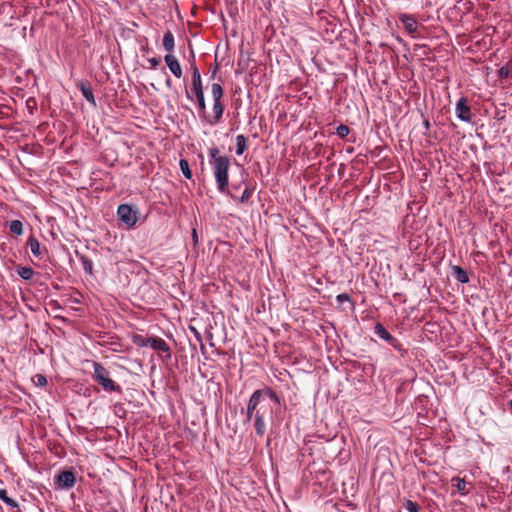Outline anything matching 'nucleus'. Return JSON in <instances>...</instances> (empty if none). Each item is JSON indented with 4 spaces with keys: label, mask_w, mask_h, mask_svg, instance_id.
I'll return each instance as SVG.
<instances>
[{
    "label": "nucleus",
    "mask_w": 512,
    "mask_h": 512,
    "mask_svg": "<svg viewBox=\"0 0 512 512\" xmlns=\"http://www.w3.org/2000/svg\"><path fill=\"white\" fill-rule=\"evenodd\" d=\"M271 402L280 404L279 396L270 388L258 389L251 395L246 409V420L253 421L256 434L263 437L266 432V420L272 416Z\"/></svg>",
    "instance_id": "f257e3e1"
},
{
    "label": "nucleus",
    "mask_w": 512,
    "mask_h": 512,
    "mask_svg": "<svg viewBox=\"0 0 512 512\" xmlns=\"http://www.w3.org/2000/svg\"><path fill=\"white\" fill-rule=\"evenodd\" d=\"M191 70H192V86L191 90H186V97L193 101L194 97L196 98V101L198 103V112L200 116H205L206 113V103H205V97H204V91L202 86V79L201 74L196 66L195 62L191 63Z\"/></svg>",
    "instance_id": "f03ea898"
},
{
    "label": "nucleus",
    "mask_w": 512,
    "mask_h": 512,
    "mask_svg": "<svg viewBox=\"0 0 512 512\" xmlns=\"http://www.w3.org/2000/svg\"><path fill=\"white\" fill-rule=\"evenodd\" d=\"M214 171L217 183V189L221 193H228V171L230 167L229 158H217L216 161H210Z\"/></svg>",
    "instance_id": "7ed1b4c3"
},
{
    "label": "nucleus",
    "mask_w": 512,
    "mask_h": 512,
    "mask_svg": "<svg viewBox=\"0 0 512 512\" xmlns=\"http://www.w3.org/2000/svg\"><path fill=\"white\" fill-rule=\"evenodd\" d=\"M93 377L103 387L104 390L109 392H121V387L116 384L109 377V372L100 363L93 362Z\"/></svg>",
    "instance_id": "20e7f679"
},
{
    "label": "nucleus",
    "mask_w": 512,
    "mask_h": 512,
    "mask_svg": "<svg viewBox=\"0 0 512 512\" xmlns=\"http://www.w3.org/2000/svg\"><path fill=\"white\" fill-rule=\"evenodd\" d=\"M211 94L213 97V118L209 119L208 122L211 125H215L220 122L224 112V106L221 103V98L223 96L222 86L219 83H213L211 86Z\"/></svg>",
    "instance_id": "39448f33"
},
{
    "label": "nucleus",
    "mask_w": 512,
    "mask_h": 512,
    "mask_svg": "<svg viewBox=\"0 0 512 512\" xmlns=\"http://www.w3.org/2000/svg\"><path fill=\"white\" fill-rule=\"evenodd\" d=\"M133 342L139 347H150L153 350L168 352L169 346L165 340L159 337L145 338L141 335H136L133 338Z\"/></svg>",
    "instance_id": "423d86ee"
},
{
    "label": "nucleus",
    "mask_w": 512,
    "mask_h": 512,
    "mask_svg": "<svg viewBox=\"0 0 512 512\" xmlns=\"http://www.w3.org/2000/svg\"><path fill=\"white\" fill-rule=\"evenodd\" d=\"M117 215L127 228H133L138 221V211L128 204L119 205Z\"/></svg>",
    "instance_id": "0eeeda50"
},
{
    "label": "nucleus",
    "mask_w": 512,
    "mask_h": 512,
    "mask_svg": "<svg viewBox=\"0 0 512 512\" xmlns=\"http://www.w3.org/2000/svg\"><path fill=\"white\" fill-rule=\"evenodd\" d=\"M456 116L463 122H471L472 113L468 101L465 97H461L455 107Z\"/></svg>",
    "instance_id": "6e6552de"
},
{
    "label": "nucleus",
    "mask_w": 512,
    "mask_h": 512,
    "mask_svg": "<svg viewBox=\"0 0 512 512\" xmlns=\"http://www.w3.org/2000/svg\"><path fill=\"white\" fill-rule=\"evenodd\" d=\"M55 483L59 488L70 489L75 484V475L72 471H63L56 477Z\"/></svg>",
    "instance_id": "1a4fd4ad"
},
{
    "label": "nucleus",
    "mask_w": 512,
    "mask_h": 512,
    "mask_svg": "<svg viewBox=\"0 0 512 512\" xmlns=\"http://www.w3.org/2000/svg\"><path fill=\"white\" fill-rule=\"evenodd\" d=\"M164 61L167 65V67L169 68V70L171 71V73L176 78L182 77L183 73H182L181 65H180L178 59L173 54H166L164 57Z\"/></svg>",
    "instance_id": "9d476101"
},
{
    "label": "nucleus",
    "mask_w": 512,
    "mask_h": 512,
    "mask_svg": "<svg viewBox=\"0 0 512 512\" xmlns=\"http://www.w3.org/2000/svg\"><path fill=\"white\" fill-rule=\"evenodd\" d=\"M374 333L381 339L388 342L391 346L397 347L398 346V340L393 337L388 330L380 323H377L374 327Z\"/></svg>",
    "instance_id": "9b49d317"
},
{
    "label": "nucleus",
    "mask_w": 512,
    "mask_h": 512,
    "mask_svg": "<svg viewBox=\"0 0 512 512\" xmlns=\"http://www.w3.org/2000/svg\"><path fill=\"white\" fill-rule=\"evenodd\" d=\"M399 19L409 34L414 35L417 32L418 24L412 15L401 14Z\"/></svg>",
    "instance_id": "f8f14e48"
},
{
    "label": "nucleus",
    "mask_w": 512,
    "mask_h": 512,
    "mask_svg": "<svg viewBox=\"0 0 512 512\" xmlns=\"http://www.w3.org/2000/svg\"><path fill=\"white\" fill-rule=\"evenodd\" d=\"M452 481L455 482L454 486L461 495H467L473 488L472 483L466 482L464 478L454 477Z\"/></svg>",
    "instance_id": "ddd939ff"
},
{
    "label": "nucleus",
    "mask_w": 512,
    "mask_h": 512,
    "mask_svg": "<svg viewBox=\"0 0 512 512\" xmlns=\"http://www.w3.org/2000/svg\"><path fill=\"white\" fill-rule=\"evenodd\" d=\"M162 43H163L164 49L167 52H169L168 54H172V52L174 50L175 40H174V35L172 34L171 31L165 32V34L163 36Z\"/></svg>",
    "instance_id": "4468645a"
},
{
    "label": "nucleus",
    "mask_w": 512,
    "mask_h": 512,
    "mask_svg": "<svg viewBox=\"0 0 512 512\" xmlns=\"http://www.w3.org/2000/svg\"><path fill=\"white\" fill-rule=\"evenodd\" d=\"M27 246L30 248L32 254L36 257V258H41L42 257V252H41V249H40V243L39 241L31 236L28 238V241H27Z\"/></svg>",
    "instance_id": "2eb2a0df"
},
{
    "label": "nucleus",
    "mask_w": 512,
    "mask_h": 512,
    "mask_svg": "<svg viewBox=\"0 0 512 512\" xmlns=\"http://www.w3.org/2000/svg\"><path fill=\"white\" fill-rule=\"evenodd\" d=\"M452 270L454 277L458 282L463 284L469 282L468 273L463 268H461L460 266H453Z\"/></svg>",
    "instance_id": "dca6fc26"
},
{
    "label": "nucleus",
    "mask_w": 512,
    "mask_h": 512,
    "mask_svg": "<svg viewBox=\"0 0 512 512\" xmlns=\"http://www.w3.org/2000/svg\"><path fill=\"white\" fill-rule=\"evenodd\" d=\"M248 148V139L244 135L236 136V154L242 155Z\"/></svg>",
    "instance_id": "f3484780"
},
{
    "label": "nucleus",
    "mask_w": 512,
    "mask_h": 512,
    "mask_svg": "<svg viewBox=\"0 0 512 512\" xmlns=\"http://www.w3.org/2000/svg\"><path fill=\"white\" fill-rule=\"evenodd\" d=\"M80 90H81V93L83 95V97L88 101L90 102L91 104L93 105H96V102H95V98H94V95H93V91L90 87H87L85 84L81 83L80 84Z\"/></svg>",
    "instance_id": "a211bd4d"
},
{
    "label": "nucleus",
    "mask_w": 512,
    "mask_h": 512,
    "mask_svg": "<svg viewBox=\"0 0 512 512\" xmlns=\"http://www.w3.org/2000/svg\"><path fill=\"white\" fill-rule=\"evenodd\" d=\"M79 259H80V262H81V265H82V268L84 269V271L87 274L92 275L93 274V261L84 255H81Z\"/></svg>",
    "instance_id": "6ab92c4d"
},
{
    "label": "nucleus",
    "mask_w": 512,
    "mask_h": 512,
    "mask_svg": "<svg viewBox=\"0 0 512 512\" xmlns=\"http://www.w3.org/2000/svg\"><path fill=\"white\" fill-rule=\"evenodd\" d=\"M9 230L15 235H22L23 223L20 220H13L9 223Z\"/></svg>",
    "instance_id": "aec40b11"
},
{
    "label": "nucleus",
    "mask_w": 512,
    "mask_h": 512,
    "mask_svg": "<svg viewBox=\"0 0 512 512\" xmlns=\"http://www.w3.org/2000/svg\"><path fill=\"white\" fill-rule=\"evenodd\" d=\"M0 500H2L6 505H8L11 508L18 507V503L8 496L7 491L5 489H0Z\"/></svg>",
    "instance_id": "412c9836"
},
{
    "label": "nucleus",
    "mask_w": 512,
    "mask_h": 512,
    "mask_svg": "<svg viewBox=\"0 0 512 512\" xmlns=\"http://www.w3.org/2000/svg\"><path fill=\"white\" fill-rule=\"evenodd\" d=\"M18 275L24 280H30L34 275V271L30 267H20L17 270Z\"/></svg>",
    "instance_id": "4be33fe9"
},
{
    "label": "nucleus",
    "mask_w": 512,
    "mask_h": 512,
    "mask_svg": "<svg viewBox=\"0 0 512 512\" xmlns=\"http://www.w3.org/2000/svg\"><path fill=\"white\" fill-rule=\"evenodd\" d=\"M179 166H180L181 172L183 173L184 177L186 179H191L192 178V173H191V170L189 168L188 161L185 160V159H181L180 162H179Z\"/></svg>",
    "instance_id": "5701e85b"
},
{
    "label": "nucleus",
    "mask_w": 512,
    "mask_h": 512,
    "mask_svg": "<svg viewBox=\"0 0 512 512\" xmlns=\"http://www.w3.org/2000/svg\"><path fill=\"white\" fill-rule=\"evenodd\" d=\"M404 508L407 512H419V506L417 503L407 500L404 504Z\"/></svg>",
    "instance_id": "b1692460"
},
{
    "label": "nucleus",
    "mask_w": 512,
    "mask_h": 512,
    "mask_svg": "<svg viewBox=\"0 0 512 512\" xmlns=\"http://www.w3.org/2000/svg\"><path fill=\"white\" fill-rule=\"evenodd\" d=\"M210 161H216L217 158H227V156H223L219 154V149L214 147L209 150Z\"/></svg>",
    "instance_id": "393cba45"
},
{
    "label": "nucleus",
    "mask_w": 512,
    "mask_h": 512,
    "mask_svg": "<svg viewBox=\"0 0 512 512\" xmlns=\"http://www.w3.org/2000/svg\"><path fill=\"white\" fill-rule=\"evenodd\" d=\"M251 195H252V191L248 187H246L244 189V191L242 192V195L239 198V201L241 203H246L251 198Z\"/></svg>",
    "instance_id": "a878e982"
},
{
    "label": "nucleus",
    "mask_w": 512,
    "mask_h": 512,
    "mask_svg": "<svg viewBox=\"0 0 512 512\" xmlns=\"http://www.w3.org/2000/svg\"><path fill=\"white\" fill-rule=\"evenodd\" d=\"M337 134H338L341 138H344V137H346V136L349 134V128H348L346 125H340V126L337 128Z\"/></svg>",
    "instance_id": "bb28decb"
},
{
    "label": "nucleus",
    "mask_w": 512,
    "mask_h": 512,
    "mask_svg": "<svg viewBox=\"0 0 512 512\" xmlns=\"http://www.w3.org/2000/svg\"><path fill=\"white\" fill-rule=\"evenodd\" d=\"M47 384V379L44 375H41V374H38L36 375V385L37 386H46Z\"/></svg>",
    "instance_id": "cd10ccee"
},
{
    "label": "nucleus",
    "mask_w": 512,
    "mask_h": 512,
    "mask_svg": "<svg viewBox=\"0 0 512 512\" xmlns=\"http://www.w3.org/2000/svg\"><path fill=\"white\" fill-rule=\"evenodd\" d=\"M148 62L150 64L151 69H156L158 65L160 64V59L152 57L148 59Z\"/></svg>",
    "instance_id": "c85d7f7f"
},
{
    "label": "nucleus",
    "mask_w": 512,
    "mask_h": 512,
    "mask_svg": "<svg viewBox=\"0 0 512 512\" xmlns=\"http://www.w3.org/2000/svg\"><path fill=\"white\" fill-rule=\"evenodd\" d=\"M349 300H350V297H349V295H348V294H346V293L339 294V295L337 296V301H338L339 303H342V302H344V301H349Z\"/></svg>",
    "instance_id": "c756f323"
},
{
    "label": "nucleus",
    "mask_w": 512,
    "mask_h": 512,
    "mask_svg": "<svg viewBox=\"0 0 512 512\" xmlns=\"http://www.w3.org/2000/svg\"><path fill=\"white\" fill-rule=\"evenodd\" d=\"M499 74L501 77H507L509 75V68L508 67H501L499 70Z\"/></svg>",
    "instance_id": "7c9ffc66"
},
{
    "label": "nucleus",
    "mask_w": 512,
    "mask_h": 512,
    "mask_svg": "<svg viewBox=\"0 0 512 512\" xmlns=\"http://www.w3.org/2000/svg\"><path fill=\"white\" fill-rule=\"evenodd\" d=\"M71 302H72V303H75V304H79V303H81V301H80L78 298H73V299H71Z\"/></svg>",
    "instance_id": "2f4dec72"
},
{
    "label": "nucleus",
    "mask_w": 512,
    "mask_h": 512,
    "mask_svg": "<svg viewBox=\"0 0 512 512\" xmlns=\"http://www.w3.org/2000/svg\"><path fill=\"white\" fill-rule=\"evenodd\" d=\"M166 86H167V87H171V79H170V78H168V79L166 80Z\"/></svg>",
    "instance_id": "473e14b6"
},
{
    "label": "nucleus",
    "mask_w": 512,
    "mask_h": 512,
    "mask_svg": "<svg viewBox=\"0 0 512 512\" xmlns=\"http://www.w3.org/2000/svg\"><path fill=\"white\" fill-rule=\"evenodd\" d=\"M424 125H425V127L428 129V128L430 127L429 121H428V120H425Z\"/></svg>",
    "instance_id": "72a5a7b5"
},
{
    "label": "nucleus",
    "mask_w": 512,
    "mask_h": 512,
    "mask_svg": "<svg viewBox=\"0 0 512 512\" xmlns=\"http://www.w3.org/2000/svg\"><path fill=\"white\" fill-rule=\"evenodd\" d=\"M193 239L196 240L197 239V235H196V231L194 230L193 231Z\"/></svg>",
    "instance_id": "f704fd0d"
},
{
    "label": "nucleus",
    "mask_w": 512,
    "mask_h": 512,
    "mask_svg": "<svg viewBox=\"0 0 512 512\" xmlns=\"http://www.w3.org/2000/svg\"><path fill=\"white\" fill-rule=\"evenodd\" d=\"M509 407L512 409V399L509 401Z\"/></svg>",
    "instance_id": "c9c22d12"
}]
</instances>
